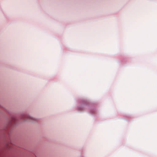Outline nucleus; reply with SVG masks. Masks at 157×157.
Here are the masks:
<instances>
[{
  "mask_svg": "<svg viewBox=\"0 0 157 157\" xmlns=\"http://www.w3.org/2000/svg\"><path fill=\"white\" fill-rule=\"evenodd\" d=\"M13 121H15V119H13V120H12Z\"/></svg>",
  "mask_w": 157,
  "mask_h": 157,
  "instance_id": "f03ea898",
  "label": "nucleus"
},
{
  "mask_svg": "<svg viewBox=\"0 0 157 157\" xmlns=\"http://www.w3.org/2000/svg\"><path fill=\"white\" fill-rule=\"evenodd\" d=\"M26 120V121H29V120H28V119H27V120Z\"/></svg>",
  "mask_w": 157,
  "mask_h": 157,
  "instance_id": "7ed1b4c3",
  "label": "nucleus"
},
{
  "mask_svg": "<svg viewBox=\"0 0 157 157\" xmlns=\"http://www.w3.org/2000/svg\"><path fill=\"white\" fill-rule=\"evenodd\" d=\"M27 118L30 119H32V118L29 116L27 117Z\"/></svg>",
  "mask_w": 157,
  "mask_h": 157,
  "instance_id": "f257e3e1",
  "label": "nucleus"
}]
</instances>
